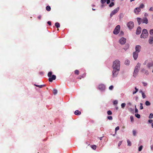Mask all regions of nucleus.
I'll use <instances>...</instances> for the list:
<instances>
[{"instance_id": "nucleus-1", "label": "nucleus", "mask_w": 153, "mask_h": 153, "mask_svg": "<svg viewBox=\"0 0 153 153\" xmlns=\"http://www.w3.org/2000/svg\"><path fill=\"white\" fill-rule=\"evenodd\" d=\"M120 62L118 60H116L113 62L112 66L113 68L120 69Z\"/></svg>"}, {"instance_id": "nucleus-2", "label": "nucleus", "mask_w": 153, "mask_h": 153, "mask_svg": "<svg viewBox=\"0 0 153 153\" xmlns=\"http://www.w3.org/2000/svg\"><path fill=\"white\" fill-rule=\"evenodd\" d=\"M148 35L147 30L146 29L143 30L142 33L140 36L141 38H147Z\"/></svg>"}, {"instance_id": "nucleus-3", "label": "nucleus", "mask_w": 153, "mask_h": 153, "mask_svg": "<svg viewBox=\"0 0 153 153\" xmlns=\"http://www.w3.org/2000/svg\"><path fill=\"white\" fill-rule=\"evenodd\" d=\"M120 69L113 68L112 76L113 77H116L118 74Z\"/></svg>"}, {"instance_id": "nucleus-4", "label": "nucleus", "mask_w": 153, "mask_h": 153, "mask_svg": "<svg viewBox=\"0 0 153 153\" xmlns=\"http://www.w3.org/2000/svg\"><path fill=\"white\" fill-rule=\"evenodd\" d=\"M120 26L119 25H117L115 28L114 31L113 33L114 34H118L120 31Z\"/></svg>"}, {"instance_id": "nucleus-5", "label": "nucleus", "mask_w": 153, "mask_h": 153, "mask_svg": "<svg viewBox=\"0 0 153 153\" xmlns=\"http://www.w3.org/2000/svg\"><path fill=\"white\" fill-rule=\"evenodd\" d=\"M127 26L129 29L132 28L134 27V24L133 22L130 21L127 24Z\"/></svg>"}, {"instance_id": "nucleus-6", "label": "nucleus", "mask_w": 153, "mask_h": 153, "mask_svg": "<svg viewBox=\"0 0 153 153\" xmlns=\"http://www.w3.org/2000/svg\"><path fill=\"white\" fill-rule=\"evenodd\" d=\"M119 10V8L117 7V8L113 10L110 14V17H111L112 16L117 13Z\"/></svg>"}, {"instance_id": "nucleus-7", "label": "nucleus", "mask_w": 153, "mask_h": 153, "mask_svg": "<svg viewBox=\"0 0 153 153\" xmlns=\"http://www.w3.org/2000/svg\"><path fill=\"white\" fill-rule=\"evenodd\" d=\"M126 41V39L123 38H121L119 40L120 43L121 45H124Z\"/></svg>"}, {"instance_id": "nucleus-8", "label": "nucleus", "mask_w": 153, "mask_h": 153, "mask_svg": "<svg viewBox=\"0 0 153 153\" xmlns=\"http://www.w3.org/2000/svg\"><path fill=\"white\" fill-rule=\"evenodd\" d=\"M141 48V47L140 45H136L135 47V52H136L138 53L140 51Z\"/></svg>"}, {"instance_id": "nucleus-9", "label": "nucleus", "mask_w": 153, "mask_h": 153, "mask_svg": "<svg viewBox=\"0 0 153 153\" xmlns=\"http://www.w3.org/2000/svg\"><path fill=\"white\" fill-rule=\"evenodd\" d=\"M56 77L55 75H53L51 77H49L48 80L50 82H52L53 80L56 79Z\"/></svg>"}, {"instance_id": "nucleus-10", "label": "nucleus", "mask_w": 153, "mask_h": 153, "mask_svg": "<svg viewBox=\"0 0 153 153\" xmlns=\"http://www.w3.org/2000/svg\"><path fill=\"white\" fill-rule=\"evenodd\" d=\"M140 11L141 9H140V8L137 7L134 9V12L136 14H138Z\"/></svg>"}, {"instance_id": "nucleus-11", "label": "nucleus", "mask_w": 153, "mask_h": 153, "mask_svg": "<svg viewBox=\"0 0 153 153\" xmlns=\"http://www.w3.org/2000/svg\"><path fill=\"white\" fill-rule=\"evenodd\" d=\"M138 53L136 52H133V57L134 60H135L137 59L138 56Z\"/></svg>"}, {"instance_id": "nucleus-12", "label": "nucleus", "mask_w": 153, "mask_h": 153, "mask_svg": "<svg viewBox=\"0 0 153 153\" xmlns=\"http://www.w3.org/2000/svg\"><path fill=\"white\" fill-rule=\"evenodd\" d=\"M139 69L137 68H135L134 72V76L135 77L137 76L139 71Z\"/></svg>"}, {"instance_id": "nucleus-13", "label": "nucleus", "mask_w": 153, "mask_h": 153, "mask_svg": "<svg viewBox=\"0 0 153 153\" xmlns=\"http://www.w3.org/2000/svg\"><path fill=\"white\" fill-rule=\"evenodd\" d=\"M141 28L140 27H138L136 31V34L138 35L139 34L141 33Z\"/></svg>"}, {"instance_id": "nucleus-14", "label": "nucleus", "mask_w": 153, "mask_h": 153, "mask_svg": "<svg viewBox=\"0 0 153 153\" xmlns=\"http://www.w3.org/2000/svg\"><path fill=\"white\" fill-rule=\"evenodd\" d=\"M105 88V86L103 85H100L99 86V89L101 90H104Z\"/></svg>"}, {"instance_id": "nucleus-15", "label": "nucleus", "mask_w": 153, "mask_h": 153, "mask_svg": "<svg viewBox=\"0 0 153 153\" xmlns=\"http://www.w3.org/2000/svg\"><path fill=\"white\" fill-rule=\"evenodd\" d=\"M149 43L150 44H152L153 43V36H150L149 40Z\"/></svg>"}, {"instance_id": "nucleus-16", "label": "nucleus", "mask_w": 153, "mask_h": 153, "mask_svg": "<svg viewBox=\"0 0 153 153\" xmlns=\"http://www.w3.org/2000/svg\"><path fill=\"white\" fill-rule=\"evenodd\" d=\"M147 66L149 68L153 66V62H149L147 65Z\"/></svg>"}, {"instance_id": "nucleus-17", "label": "nucleus", "mask_w": 153, "mask_h": 153, "mask_svg": "<svg viewBox=\"0 0 153 153\" xmlns=\"http://www.w3.org/2000/svg\"><path fill=\"white\" fill-rule=\"evenodd\" d=\"M137 20L139 24H141L142 22H143V19L140 18H137Z\"/></svg>"}, {"instance_id": "nucleus-18", "label": "nucleus", "mask_w": 153, "mask_h": 153, "mask_svg": "<svg viewBox=\"0 0 153 153\" xmlns=\"http://www.w3.org/2000/svg\"><path fill=\"white\" fill-rule=\"evenodd\" d=\"M143 23H145L146 24L148 23V20L146 18H144L143 19Z\"/></svg>"}, {"instance_id": "nucleus-19", "label": "nucleus", "mask_w": 153, "mask_h": 153, "mask_svg": "<svg viewBox=\"0 0 153 153\" xmlns=\"http://www.w3.org/2000/svg\"><path fill=\"white\" fill-rule=\"evenodd\" d=\"M74 114L76 115H79L81 114V112L77 110L75 111Z\"/></svg>"}, {"instance_id": "nucleus-20", "label": "nucleus", "mask_w": 153, "mask_h": 153, "mask_svg": "<svg viewBox=\"0 0 153 153\" xmlns=\"http://www.w3.org/2000/svg\"><path fill=\"white\" fill-rule=\"evenodd\" d=\"M34 85L36 86L37 87L40 88H42L43 87H44L45 86V85H36V84H34Z\"/></svg>"}, {"instance_id": "nucleus-21", "label": "nucleus", "mask_w": 153, "mask_h": 153, "mask_svg": "<svg viewBox=\"0 0 153 153\" xmlns=\"http://www.w3.org/2000/svg\"><path fill=\"white\" fill-rule=\"evenodd\" d=\"M140 92L141 93L143 98H145L146 97V96L144 93L142 91H140Z\"/></svg>"}, {"instance_id": "nucleus-22", "label": "nucleus", "mask_w": 153, "mask_h": 153, "mask_svg": "<svg viewBox=\"0 0 153 153\" xmlns=\"http://www.w3.org/2000/svg\"><path fill=\"white\" fill-rule=\"evenodd\" d=\"M145 104L146 106H149L151 105V103L148 101H146Z\"/></svg>"}, {"instance_id": "nucleus-23", "label": "nucleus", "mask_w": 153, "mask_h": 153, "mask_svg": "<svg viewBox=\"0 0 153 153\" xmlns=\"http://www.w3.org/2000/svg\"><path fill=\"white\" fill-rule=\"evenodd\" d=\"M55 25L56 28H58L60 27V25L58 22H56L55 23Z\"/></svg>"}, {"instance_id": "nucleus-24", "label": "nucleus", "mask_w": 153, "mask_h": 153, "mask_svg": "<svg viewBox=\"0 0 153 153\" xmlns=\"http://www.w3.org/2000/svg\"><path fill=\"white\" fill-rule=\"evenodd\" d=\"M140 65H141L140 64V63H138L137 64V65L136 66L135 68H138V69H139V68L140 67Z\"/></svg>"}, {"instance_id": "nucleus-25", "label": "nucleus", "mask_w": 153, "mask_h": 153, "mask_svg": "<svg viewBox=\"0 0 153 153\" xmlns=\"http://www.w3.org/2000/svg\"><path fill=\"white\" fill-rule=\"evenodd\" d=\"M130 63V61L128 60H126L125 61V64L127 65H128Z\"/></svg>"}, {"instance_id": "nucleus-26", "label": "nucleus", "mask_w": 153, "mask_h": 153, "mask_svg": "<svg viewBox=\"0 0 153 153\" xmlns=\"http://www.w3.org/2000/svg\"><path fill=\"white\" fill-rule=\"evenodd\" d=\"M57 90L56 89H54L53 91V93L54 95H56L57 94Z\"/></svg>"}, {"instance_id": "nucleus-27", "label": "nucleus", "mask_w": 153, "mask_h": 153, "mask_svg": "<svg viewBox=\"0 0 153 153\" xmlns=\"http://www.w3.org/2000/svg\"><path fill=\"white\" fill-rule=\"evenodd\" d=\"M144 7V5L143 4H140L139 7H138L139 8H140V9L141 8H143Z\"/></svg>"}, {"instance_id": "nucleus-28", "label": "nucleus", "mask_w": 153, "mask_h": 153, "mask_svg": "<svg viewBox=\"0 0 153 153\" xmlns=\"http://www.w3.org/2000/svg\"><path fill=\"white\" fill-rule=\"evenodd\" d=\"M46 10L48 11H50L51 10V8L50 6H47L46 7Z\"/></svg>"}, {"instance_id": "nucleus-29", "label": "nucleus", "mask_w": 153, "mask_h": 153, "mask_svg": "<svg viewBox=\"0 0 153 153\" xmlns=\"http://www.w3.org/2000/svg\"><path fill=\"white\" fill-rule=\"evenodd\" d=\"M52 72L51 71L49 72L48 74V76L49 77H51V76H52Z\"/></svg>"}, {"instance_id": "nucleus-30", "label": "nucleus", "mask_w": 153, "mask_h": 153, "mask_svg": "<svg viewBox=\"0 0 153 153\" xmlns=\"http://www.w3.org/2000/svg\"><path fill=\"white\" fill-rule=\"evenodd\" d=\"M127 142L128 143V146H130L131 145V142L129 140H127Z\"/></svg>"}, {"instance_id": "nucleus-31", "label": "nucleus", "mask_w": 153, "mask_h": 153, "mask_svg": "<svg viewBox=\"0 0 153 153\" xmlns=\"http://www.w3.org/2000/svg\"><path fill=\"white\" fill-rule=\"evenodd\" d=\"M126 103H122L121 104V108H124V107L125 106V105H126Z\"/></svg>"}, {"instance_id": "nucleus-32", "label": "nucleus", "mask_w": 153, "mask_h": 153, "mask_svg": "<svg viewBox=\"0 0 153 153\" xmlns=\"http://www.w3.org/2000/svg\"><path fill=\"white\" fill-rule=\"evenodd\" d=\"M133 132V134L134 136H135L136 135V131L134 130H133L132 131Z\"/></svg>"}, {"instance_id": "nucleus-33", "label": "nucleus", "mask_w": 153, "mask_h": 153, "mask_svg": "<svg viewBox=\"0 0 153 153\" xmlns=\"http://www.w3.org/2000/svg\"><path fill=\"white\" fill-rule=\"evenodd\" d=\"M120 128L119 126L115 128V134L116 133L117 131Z\"/></svg>"}, {"instance_id": "nucleus-34", "label": "nucleus", "mask_w": 153, "mask_h": 153, "mask_svg": "<svg viewBox=\"0 0 153 153\" xmlns=\"http://www.w3.org/2000/svg\"><path fill=\"white\" fill-rule=\"evenodd\" d=\"M149 33L150 35H153V29H151L150 30Z\"/></svg>"}, {"instance_id": "nucleus-35", "label": "nucleus", "mask_w": 153, "mask_h": 153, "mask_svg": "<svg viewBox=\"0 0 153 153\" xmlns=\"http://www.w3.org/2000/svg\"><path fill=\"white\" fill-rule=\"evenodd\" d=\"M143 146H140L138 148V150L139 151H140L142 150Z\"/></svg>"}, {"instance_id": "nucleus-36", "label": "nucleus", "mask_w": 153, "mask_h": 153, "mask_svg": "<svg viewBox=\"0 0 153 153\" xmlns=\"http://www.w3.org/2000/svg\"><path fill=\"white\" fill-rule=\"evenodd\" d=\"M96 146L95 145H93L91 146V148L94 149H96Z\"/></svg>"}, {"instance_id": "nucleus-37", "label": "nucleus", "mask_w": 153, "mask_h": 153, "mask_svg": "<svg viewBox=\"0 0 153 153\" xmlns=\"http://www.w3.org/2000/svg\"><path fill=\"white\" fill-rule=\"evenodd\" d=\"M140 109H141V110L143 109V104L142 103H140Z\"/></svg>"}, {"instance_id": "nucleus-38", "label": "nucleus", "mask_w": 153, "mask_h": 153, "mask_svg": "<svg viewBox=\"0 0 153 153\" xmlns=\"http://www.w3.org/2000/svg\"><path fill=\"white\" fill-rule=\"evenodd\" d=\"M153 118V114H150L149 116V118Z\"/></svg>"}, {"instance_id": "nucleus-39", "label": "nucleus", "mask_w": 153, "mask_h": 153, "mask_svg": "<svg viewBox=\"0 0 153 153\" xmlns=\"http://www.w3.org/2000/svg\"><path fill=\"white\" fill-rule=\"evenodd\" d=\"M114 5V2H112L111 3V4H109V6L110 7H111L113 6Z\"/></svg>"}, {"instance_id": "nucleus-40", "label": "nucleus", "mask_w": 153, "mask_h": 153, "mask_svg": "<svg viewBox=\"0 0 153 153\" xmlns=\"http://www.w3.org/2000/svg\"><path fill=\"white\" fill-rule=\"evenodd\" d=\"M135 115V116L138 118H140V115H139V114H136Z\"/></svg>"}, {"instance_id": "nucleus-41", "label": "nucleus", "mask_w": 153, "mask_h": 153, "mask_svg": "<svg viewBox=\"0 0 153 153\" xmlns=\"http://www.w3.org/2000/svg\"><path fill=\"white\" fill-rule=\"evenodd\" d=\"M107 114L108 115H111L112 114V112L110 111H108L107 112Z\"/></svg>"}, {"instance_id": "nucleus-42", "label": "nucleus", "mask_w": 153, "mask_h": 153, "mask_svg": "<svg viewBox=\"0 0 153 153\" xmlns=\"http://www.w3.org/2000/svg\"><path fill=\"white\" fill-rule=\"evenodd\" d=\"M106 1V0H101V2L102 4L105 3Z\"/></svg>"}, {"instance_id": "nucleus-43", "label": "nucleus", "mask_w": 153, "mask_h": 153, "mask_svg": "<svg viewBox=\"0 0 153 153\" xmlns=\"http://www.w3.org/2000/svg\"><path fill=\"white\" fill-rule=\"evenodd\" d=\"M79 71L78 70H76L75 71V73L76 74L78 75L79 74Z\"/></svg>"}, {"instance_id": "nucleus-44", "label": "nucleus", "mask_w": 153, "mask_h": 153, "mask_svg": "<svg viewBox=\"0 0 153 153\" xmlns=\"http://www.w3.org/2000/svg\"><path fill=\"white\" fill-rule=\"evenodd\" d=\"M149 10L150 11H153V6L150 8Z\"/></svg>"}, {"instance_id": "nucleus-45", "label": "nucleus", "mask_w": 153, "mask_h": 153, "mask_svg": "<svg viewBox=\"0 0 153 153\" xmlns=\"http://www.w3.org/2000/svg\"><path fill=\"white\" fill-rule=\"evenodd\" d=\"M108 118L109 120H112V117L111 116H109L108 117Z\"/></svg>"}, {"instance_id": "nucleus-46", "label": "nucleus", "mask_w": 153, "mask_h": 153, "mask_svg": "<svg viewBox=\"0 0 153 153\" xmlns=\"http://www.w3.org/2000/svg\"><path fill=\"white\" fill-rule=\"evenodd\" d=\"M135 112L136 113H137L138 111V110L137 109V108H136V105H135Z\"/></svg>"}, {"instance_id": "nucleus-47", "label": "nucleus", "mask_w": 153, "mask_h": 153, "mask_svg": "<svg viewBox=\"0 0 153 153\" xmlns=\"http://www.w3.org/2000/svg\"><path fill=\"white\" fill-rule=\"evenodd\" d=\"M130 119H131V122H133V120H134V119H133V116H131L130 117Z\"/></svg>"}, {"instance_id": "nucleus-48", "label": "nucleus", "mask_w": 153, "mask_h": 153, "mask_svg": "<svg viewBox=\"0 0 153 153\" xmlns=\"http://www.w3.org/2000/svg\"><path fill=\"white\" fill-rule=\"evenodd\" d=\"M118 103V101L117 100H115L113 102V103L114 105L117 104Z\"/></svg>"}, {"instance_id": "nucleus-49", "label": "nucleus", "mask_w": 153, "mask_h": 153, "mask_svg": "<svg viewBox=\"0 0 153 153\" xmlns=\"http://www.w3.org/2000/svg\"><path fill=\"white\" fill-rule=\"evenodd\" d=\"M113 86L112 85L110 86L109 87V89L110 90H111L113 89Z\"/></svg>"}, {"instance_id": "nucleus-50", "label": "nucleus", "mask_w": 153, "mask_h": 153, "mask_svg": "<svg viewBox=\"0 0 153 153\" xmlns=\"http://www.w3.org/2000/svg\"><path fill=\"white\" fill-rule=\"evenodd\" d=\"M122 143V141H120L118 144V146H120Z\"/></svg>"}, {"instance_id": "nucleus-51", "label": "nucleus", "mask_w": 153, "mask_h": 153, "mask_svg": "<svg viewBox=\"0 0 153 153\" xmlns=\"http://www.w3.org/2000/svg\"><path fill=\"white\" fill-rule=\"evenodd\" d=\"M148 122L150 123H152L153 122V120H148Z\"/></svg>"}, {"instance_id": "nucleus-52", "label": "nucleus", "mask_w": 153, "mask_h": 153, "mask_svg": "<svg viewBox=\"0 0 153 153\" xmlns=\"http://www.w3.org/2000/svg\"><path fill=\"white\" fill-rule=\"evenodd\" d=\"M144 16L145 17L147 16H148V14L147 13H145Z\"/></svg>"}, {"instance_id": "nucleus-53", "label": "nucleus", "mask_w": 153, "mask_h": 153, "mask_svg": "<svg viewBox=\"0 0 153 153\" xmlns=\"http://www.w3.org/2000/svg\"><path fill=\"white\" fill-rule=\"evenodd\" d=\"M47 23L49 25H51V22L50 21H48Z\"/></svg>"}, {"instance_id": "nucleus-54", "label": "nucleus", "mask_w": 153, "mask_h": 153, "mask_svg": "<svg viewBox=\"0 0 153 153\" xmlns=\"http://www.w3.org/2000/svg\"><path fill=\"white\" fill-rule=\"evenodd\" d=\"M143 84L144 86H146L147 85V84L145 82H143Z\"/></svg>"}, {"instance_id": "nucleus-55", "label": "nucleus", "mask_w": 153, "mask_h": 153, "mask_svg": "<svg viewBox=\"0 0 153 153\" xmlns=\"http://www.w3.org/2000/svg\"><path fill=\"white\" fill-rule=\"evenodd\" d=\"M110 0H107V4H109L110 3Z\"/></svg>"}, {"instance_id": "nucleus-56", "label": "nucleus", "mask_w": 153, "mask_h": 153, "mask_svg": "<svg viewBox=\"0 0 153 153\" xmlns=\"http://www.w3.org/2000/svg\"><path fill=\"white\" fill-rule=\"evenodd\" d=\"M41 16H39L38 17V18L39 19H41Z\"/></svg>"}, {"instance_id": "nucleus-57", "label": "nucleus", "mask_w": 153, "mask_h": 153, "mask_svg": "<svg viewBox=\"0 0 153 153\" xmlns=\"http://www.w3.org/2000/svg\"><path fill=\"white\" fill-rule=\"evenodd\" d=\"M135 91H136L137 92L138 91V89L136 87L135 88Z\"/></svg>"}, {"instance_id": "nucleus-58", "label": "nucleus", "mask_w": 153, "mask_h": 153, "mask_svg": "<svg viewBox=\"0 0 153 153\" xmlns=\"http://www.w3.org/2000/svg\"><path fill=\"white\" fill-rule=\"evenodd\" d=\"M137 92V91H134L133 92V94H135V93H136Z\"/></svg>"}, {"instance_id": "nucleus-59", "label": "nucleus", "mask_w": 153, "mask_h": 153, "mask_svg": "<svg viewBox=\"0 0 153 153\" xmlns=\"http://www.w3.org/2000/svg\"><path fill=\"white\" fill-rule=\"evenodd\" d=\"M145 74H148V71H146L145 72Z\"/></svg>"}, {"instance_id": "nucleus-60", "label": "nucleus", "mask_w": 153, "mask_h": 153, "mask_svg": "<svg viewBox=\"0 0 153 153\" xmlns=\"http://www.w3.org/2000/svg\"><path fill=\"white\" fill-rule=\"evenodd\" d=\"M146 61H145L144 62V63H143V64H144V65H146Z\"/></svg>"}, {"instance_id": "nucleus-61", "label": "nucleus", "mask_w": 153, "mask_h": 153, "mask_svg": "<svg viewBox=\"0 0 153 153\" xmlns=\"http://www.w3.org/2000/svg\"><path fill=\"white\" fill-rule=\"evenodd\" d=\"M151 148L152 149H153V144L152 146H151Z\"/></svg>"}, {"instance_id": "nucleus-62", "label": "nucleus", "mask_w": 153, "mask_h": 153, "mask_svg": "<svg viewBox=\"0 0 153 153\" xmlns=\"http://www.w3.org/2000/svg\"><path fill=\"white\" fill-rule=\"evenodd\" d=\"M152 128H153V123L152 124Z\"/></svg>"}, {"instance_id": "nucleus-63", "label": "nucleus", "mask_w": 153, "mask_h": 153, "mask_svg": "<svg viewBox=\"0 0 153 153\" xmlns=\"http://www.w3.org/2000/svg\"><path fill=\"white\" fill-rule=\"evenodd\" d=\"M102 137H100V140H102Z\"/></svg>"}, {"instance_id": "nucleus-64", "label": "nucleus", "mask_w": 153, "mask_h": 153, "mask_svg": "<svg viewBox=\"0 0 153 153\" xmlns=\"http://www.w3.org/2000/svg\"><path fill=\"white\" fill-rule=\"evenodd\" d=\"M128 104L129 105H131V104L130 103H129Z\"/></svg>"}]
</instances>
